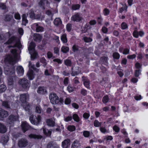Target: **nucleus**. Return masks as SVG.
Returning <instances> with one entry per match:
<instances>
[{"instance_id":"nucleus-1","label":"nucleus","mask_w":148,"mask_h":148,"mask_svg":"<svg viewBox=\"0 0 148 148\" xmlns=\"http://www.w3.org/2000/svg\"><path fill=\"white\" fill-rule=\"evenodd\" d=\"M13 56L7 55L4 60L5 64L4 66V72L7 75H10L15 73L14 67L11 64H14L18 60L19 58V55L16 49H13L11 51Z\"/></svg>"},{"instance_id":"nucleus-2","label":"nucleus","mask_w":148,"mask_h":148,"mask_svg":"<svg viewBox=\"0 0 148 148\" xmlns=\"http://www.w3.org/2000/svg\"><path fill=\"white\" fill-rule=\"evenodd\" d=\"M11 43L13 44V46H8L9 48L10 47H16L19 49L20 51H21L20 48L22 47V45L20 42V40L18 38L15 37L14 36L11 37L9 38L7 42L4 43L5 44H8Z\"/></svg>"},{"instance_id":"nucleus-3","label":"nucleus","mask_w":148,"mask_h":148,"mask_svg":"<svg viewBox=\"0 0 148 148\" xmlns=\"http://www.w3.org/2000/svg\"><path fill=\"white\" fill-rule=\"evenodd\" d=\"M49 98L51 103L53 104H61L64 102V99L62 98L59 99L57 95L54 92H52L50 94Z\"/></svg>"},{"instance_id":"nucleus-4","label":"nucleus","mask_w":148,"mask_h":148,"mask_svg":"<svg viewBox=\"0 0 148 148\" xmlns=\"http://www.w3.org/2000/svg\"><path fill=\"white\" fill-rule=\"evenodd\" d=\"M35 47V43L33 42H31L28 47V50L30 54L31 58H33V59L35 58L37 55V53L34 49Z\"/></svg>"},{"instance_id":"nucleus-5","label":"nucleus","mask_w":148,"mask_h":148,"mask_svg":"<svg viewBox=\"0 0 148 148\" xmlns=\"http://www.w3.org/2000/svg\"><path fill=\"white\" fill-rule=\"evenodd\" d=\"M41 117L39 115H38L36 117L34 115H32L29 117V120L33 124L37 125L40 121Z\"/></svg>"},{"instance_id":"nucleus-6","label":"nucleus","mask_w":148,"mask_h":148,"mask_svg":"<svg viewBox=\"0 0 148 148\" xmlns=\"http://www.w3.org/2000/svg\"><path fill=\"white\" fill-rule=\"evenodd\" d=\"M19 116L18 115L11 114L8 117L7 119V122L10 124L14 123V122L18 120Z\"/></svg>"},{"instance_id":"nucleus-7","label":"nucleus","mask_w":148,"mask_h":148,"mask_svg":"<svg viewBox=\"0 0 148 148\" xmlns=\"http://www.w3.org/2000/svg\"><path fill=\"white\" fill-rule=\"evenodd\" d=\"M19 84L24 89H27L30 86V84L28 81L25 78H23L19 80Z\"/></svg>"},{"instance_id":"nucleus-8","label":"nucleus","mask_w":148,"mask_h":148,"mask_svg":"<svg viewBox=\"0 0 148 148\" xmlns=\"http://www.w3.org/2000/svg\"><path fill=\"white\" fill-rule=\"evenodd\" d=\"M28 144L27 140L25 138H22L19 139L18 141V145L21 148L24 147Z\"/></svg>"},{"instance_id":"nucleus-9","label":"nucleus","mask_w":148,"mask_h":148,"mask_svg":"<svg viewBox=\"0 0 148 148\" xmlns=\"http://www.w3.org/2000/svg\"><path fill=\"white\" fill-rule=\"evenodd\" d=\"M49 3L47 0H41L38 3L39 5L42 9H45V6H49Z\"/></svg>"},{"instance_id":"nucleus-10","label":"nucleus","mask_w":148,"mask_h":148,"mask_svg":"<svg viewBox=\"0 0 148 148\" xmlns=\"http://www.w3.org/2000/svg\"><path fill=\"white\" fill-rule=\"evenodd\" d=\"M8 115L7 111L5 110L0 109V120H2L4 118L7 117Z\"/></svg>"},{"instance_id":"nucleus-11","label":"nucleus","mask_w":148,"mask_h":148,"mask_svg":"<svg viewBox=\"0 0 148 148\" xmlns=\"http://www.w3.org/2000/svg\"><path fill=\"white\" fill-rule=\"evenodd\" d=\"M82 80L85 86L87 88H90V82L89 80L87 78L84 76L82 77Z\"/></svg>"},{"instance_id":"nucleus-12","label":"nucleus","mask_w":148,"mask_h":148,"mask_svg":"<svg viewBox=\"0 0 148 148\" xmlns=\"http://www.w3.org/2000/svg\"><path fill=\"white\" fill-rule=\"evenodd\" d=\"M4 21L6 22H10L12 20H14L13 16L9 14H6L4 15L3 17Z\"/></svg>"},{"instance_id":"nucleus-13","label":"nucleus","mask_w":148,"mask_h":148,"mask_svg":"<svg viewBox=\"0 0 148 148\" xmlns=\"http://www.w3.org/2000/svg\"><path fill=\"white\" fill-rule=\"evenodd\" d=\"M70 145V140L69 139L64 140L62 143V146L63 148H68Z\"/></svg>"},{"instance_id":"nucleus-14","label":"nucleus","mask_w":148,"mask_h":148,"mask_svg":"<svg viewBox=\"0 0 148 148\" xmlns=\"http://www.w3.org/2000/svg\"><path fill=\"white\" fill-rule=\"evenodd\" d=\"M82 18L80 14L77 13L72 16L71 18V20L74 21H81Z\"/></svg>"},{"instance_id":"nucleus-15","label":"nucleus","mask_w":148,"mask_h":148,"mask_svg":"<svg viewBox=\"0 0 148 148\" xmlns=\"http://www.w3.org/2000/svg\"><path fill=\"white\" fill-rule=\"evenodd\" d=\"M29 97L28 94H23L21 95L20 96V100L23 103L25 102Z\"/></svg>"},{"instance_id":"nucleus-16","label":"nucleus","mask_w":148,"mask_h":148,"mask_svg":"<svg viewBox=\"0 0 148 148\" xmlns=\"http://www.w3.org/2000/svg\"><path fill=\"white\" fill-rule=\"evenodd\" d=\"M59 147L58 145L54 142H49L47 145V148H58Z\"/></svg>"},{"instance_id":"nucleus-17","label":"nucleus","mask_w":148,"mask_h":148,"mask_svg":"<svg viewBox=\"0 0 148 148\" xmlns=\"http://www.w3.org/2000/svg\"><path fill=\"white\" fill-rule=\"evenodd\" d=\"M9 140V137L8 135H3L1 138V142L3 144H6Z\"/></svg>"},{"instance_id":"nucleus-18","label":"nucleus","mask_w":148,"mask_h":148,"mask_svg":"<svg viewBox=\"0 0 148 148\" xmlns=\"http://www.w3.org/2000/svg\"><path fill=\"white\" fill-rule=\"evenodd\" d=\"M37 92L40 94L44 95L47 93V91L45 87H39L38 88Z\"/></svg>"},{"instance_id":"nucleus-19","label":"nucleus","mask_w":148,"mask_h":148,"mask_svg":"<svg viewBox=\"0 0 148 148\" xmlns=\"http://www.w3.org/2000/svg\"><path fill=\"white\" fill-rule=\"evenodd\" d=\"M16 71L19 76L22 75L24 72L23 68L22 66H17Z\"/></svg>"},{"instance_id":"nucleus-20","label":"nucleus","mask_w":148,"mask_h":148,"mask_svg":"<svg viewBox=\"0 0 148 148\" xmlns=\"http://www.w3.org/2000/svg\"><path fill=\"white\" fill-rule=\"evenodd\" d=\"M21 127L23 132H25L29 129L30 127L27 123L23 122L21 124Z\"/></svg>"},{"instance_id":"nucleus-21","label":"nucleus","mask_w":148,"mask_h":148,"mask_svg":"<svg viewBox=\"0 0 148 148\" xmlns=\"http://www.w3.org/2000/svg\"><path fill=\"white\" fill-rule=\"evenodd\" d=\"M33 36V38L35 41L38 42L41 41L42 37L40 34H34Z\"/></svg>"},{"instance_id":"nucleus-22","label":"nucleus","mask_w":148,"mask_h":148,"mask_svg":"<svg viewBox=\"0 0 148 148\" xmlns=\"http://www.w3.org/2000/svg\"><path fill=\"white\" fill-rule=\"evenodd\" d=\"M27 75L28 79L30 80H32L34 78V74L33 71L32 70H29L27 73Z\"/></svg>"},{"instance_id":"nucleus-23","label":"nucleus","mask_w":148,"mask_h":148,"mask_svg":"<svg viewBox=\"0 0 148 148\" xmlns=\"http://www.w3.org/2000/svg\"><path fill=\"white\" fill-rule=\"evenodd\" d=\"M7 130L5 126L0 123V133H4L7 131Z\"/></svg>"},{"instance_id":"nucleus-24","label":"nucleus","mask_w":148,"mask_h":148,"mask_svg":"<svg viewBox=\"0 0 148 148\" xmlns=\"http://www.w3.org/2000/svg\"><path fill=\"white\" fill-rule=\"evenodd\" d=\"M46 122L47 125L49 126L53 127L55 125V122L52 119H49L47 120Z\"/></svg>"},{"instance_id":"nucleus-25","label":"nucleus","mask_w":148,"mask_h":148,"mask_svg":"<svg viewBox=\"0 0 148 148\" xmlns=\"http://www.w3.org/2000/svg\"><path fill=\"white\" fill-rule=\"evenodd\" d=\"M80 144L79 141L76 140L74 141L72 146L71 148H79Z\"/></svg>"},{"instance_id":"nucleus-26","label":"nucleus","mask_w":148,"mask_h":148,"mask_svg":"<svg viewBox=\"0 0 148 148\" xmlns=\"http://www.w3.org/2000/svg\"><path fill=\"white\" fill-rule=\"evenodd\" d=\"M10 103L9 101H4L2 102V105L6 108H10Z\"/></svg>"},{"instance_id":"nucleus-27","label":"nucleus","mask_w":148,"mask_h":148,"mask_svg":"<svg viewBox=\"0 0 148 148\" xmlns=\"http://www.w3.org/2000/svg\"><path fill=\"white\" fill-rule=\"evenodd\" d=\"M27 15L25 14H23L22 16V24L25 25L26 24L28 23V21L26 18Z\"/></svg>"},{"instance_id":"nucleus-28","label":"nucleus","mask_w":148,"mask_h":148,"mask_svg":"<svg viewBox=\"0 0 148 148\" xmlns=\"http://www.w3.org/2000/svg\"><path fill=\"white\" fill-rule=\"evenodd\" d=\"M34 26H36V30L37 32H41L43 31L44 28L43 27L38 25L37 23H34Z\"/></svg>"},{"instance_id":"nucleus-29","label":"nucleus","mask_w":148,"mask_h":148,"mask_svg":"<svg viewBox=\"0 0 148 148\" xmlns=\"http://www.w3.org/2000/svg\"><path fill=\"white\" fill-rule=\"evenodd\" d=\"M29 137L30 138H33L34 139H41L42 138V136L39 135H37L35 134H31L28 135Z\"/></svg>"},{"instance_id":"nucleus-30","label":"nucleus","mask_w":148,"mask_h":148,"mask_svg":"<svg viewBox=\"0 0 148 148\" xmlns=\"http://www.w3.org/2000/svg\"><path fill=\"white\" fill-rule=\"evenodd\" d=\"M100 60L103 63L106 64L108 63V58L106 56H103L101 58Z\"/></svg>"},{"instance_id":"nucleus-31","label":"nucleus","mask_w":148,"mask_h":148,"mask_svg":"<svg viewBox=\"0 0 148 148\" xmlns=\"http://www.w3.org/2000/svg\"><path fill=\"white\" fill-rule=\"evenodd\" d=\"M54 23L56 25H58L62 23V21L59 18H56L54 21Z\"/></svg>"},{"instance_id":"nucleus-32","label":"nucleus","mask_w":148,"mask_h":148,"mask_svg":"<svg viewBox=\"0 0 148 148\" xmlns=\"http://www.w3.org/2000/svg\"><path fill=\"white\" fill-rule=\"evenodd\" d=\"M29 14L30 18L33 19L35 18V14L34 11L32 9H31L30 10Z\"/></svg>"},{"instance_id":"nucleus-33","label":"nucleus","mask_w":148,"mask_h":148,"mask_svg":"<svg viewBox=\"0 0 148 148\" xmlns=\"http://www.w3.org/2000/svg\"><path fill=\"white\" fill-rule=\"evenodd\" d=\"M44 134L46 135L50 136L51 134V131L48 130H46L45 128L43 129Z\"/></svg>"},{"instance_id":"nucleus-34","label":"nucleus","mask_w":148,"mask_h":148,"mask_svg":"<svg viewBox=\"0 0 148 148\" xmlns=\"http://www.w3.org/2000/svg\"><path fill=\"white\" fill-rule=\"evenodd\" d=\"M61 39L64 43H66L67 41V39L66 34H63L61 37Z\"/></svg>"},{"instance_id":"nucleus-35","label":"nucleus","mask_w":148,"mask_h":148,"mask_svg":"<svg viewBox=\"0 0 148 148\" xmlns=\"http://www.w3.org/2000/svg\"><path fill=\"white\" fill-rule=\"evenodd\" d=\"M45 18V16L44 15L41 16V14H37L35 16V17L34 19H36L37 20L41 19L42 20Z\"/></svg>"},{"instance_id":"nucleus-36","label":"nucleus","mask_w":148,"mask_h":148,"mask_svg":"<svg viewBox=\"0 0 148 148\" xmlns=\"http://www.w3.org/2000/svg\"><path fill=\"white\" fill-rule=\"evenodd\" d=\"M69 48L68 47L63 46L61 48V51L63 53H66L69 51Z\"/></svg>"},{"instance_id":"nucleus-37","label":"nucleus","mask_w":148,"mask_h":148,"mask_svg":"<svg viewBox=\"0 0 148 148\" xmlns=\"http://www.w3.org/2000/svg\"><path fill=\"white\" fill-rule=\"evenodd\" d=\"M8 84L10 86L14 84V80L12 77H10L8 79Z\"/></svg>"},{"instance_id":"nucleus-38","label":"nucleus","mask_w":148,"mask_h":148,"mask_svg":"<svg viewBox=\"0 0 148 148\" xmlns=\"http://www.w3.org/2000/svg\"><path fill=\"white\" fill-rule=\"evenodd\" d=\"M6 89V86L3 85H0V93H1L5 91Z\"/></svg>"},{"instance_id":"nucleus-39","label":"nucleus","mask_w":148,"mask_h":148,"mask_svg":"<svg viewBox=\"0 0 148 148\" xmlns=\"http://www.w3.org/2000/svg\"><path fill=\"white\" fill-rule=\"evenodd\" d=\"M64 63L65 65L67 66H71L72 64L71 61L69 59H66L64 61Z\"/></svg>"},{"instance_id":"nucleus-40","label":"nucleus","mask_w":148,"mask_h":148,"mask_svg":"<svg viewBox=\"0 0 148 148\" xmlns=\"http://www.w3.org/2000/svg\"><path fill=\"white\" fill-rule=\"evenodd\" d=\"M84 41L86 42H89L92 41V39L90 37H84L83 38Z\"/></svg>"},{"instance_id":"nucleus-41","label":"nucleus","mask_w":148,"mask_h":148,"mask_svg":"<svg viewBox=\"0 0 148 148\" xmlns=\"http://www.w3.org/2000/svg\"><path fill=\"white\" fill-rule=\"evenodd\" d=\"M101 123L99 122L98 120H95L94 122V126L95 127H99L101 125Z\"/></svg>"},{"instance_id":"nucleus-42","label":"nucleus","mask_w":148,"mask_h":148,"mask_svg":"<svg viewBox=\"0 0 148 148\" xmlns=\"http://www.w3.org/2000/svg\"><path fill=\"white\" fill-rule=\"evenodd\" d=\"M73 119L77 122H78L79 121V117L76 114H74L73 116Z\"/></svg>"},{"instance_id":"nucleus-43","label":"nucleus","mask_w":148,"mask_h":148,"mask_svg":"<svg viewBox=\"0 0 148 148\" xmlns=\"http://www.w3.org/2000/svg\"><path fill=\"white\" fill-rule=\"evenodd\" d=\"M113 57L116 59H118L120 58V55L118 53L115 52L113 54Z\"/></svg>"},{"instance_id":"nucleus-44","label":"nucleus","mask_w":148,"mask_h":148,"mask_svg":"<svg viewBox=\"0 0 148 148\" xmlns=\"http://www.w3.org/2000/svg\"><path fill=\"white\" fill-rule=\"evenodd\" d=\"M40 62L42 63L43 64V66L45 67L47 64V63L46 62V60L45 58H42L40 59Z\"/></svg>"},{"instance_id":"nucleus-45","label":"nucleus","mask_w":148,"mask_h":148,"mask_svg":"<svg viewBox=\"0 0 148 148\" xmlns=\"http://www.w3.org/2000/svg\"><path fill=\"white\" fill-rule=\"evenodd\" d=\"M35 111L36 113H40L42 111V109L40 106H37L36 108Z\"/></svg>"},{"instance_id":"nucleus-46","label":"nucleus","mask_w":148,"mask_h":148,"mask_svg":"<svg viewBox=\"0 0 148 148\" xmlns=\"http://www.w3.org/2000/svg\"><path fill=\"white\" fill-rule=\"evenodd\" d=\"M108 96L106 95L103 97L102 99V101L104 103H107L108 101Z\"/></svg>"},{"instance_id":"nucleus-47","label":"nucleus","mask_w":148,"mask_h":148,"mask_svg":"<svg viewBox=\"0 0 148 148\" xmlns=\"http://www.w3.org/2000/svg\"><path fill=\"white\" fill-rule=\"evenodd\" d=\"M140 70L139 69L136 70L134 73V75L136 77H138L139 76V75L140 74Z\"/></svg>"},{"instance_id":"nucleus-48","label":"nucleus","mask_w":148,"mask_h":148,"mask_svg":"<svg viewBox=\"0 0 148 148\" xmlns=\"http://www.w3.org/2000/svg\"><path fill=\"white\" fill-rule=\"evenodd\" d=\"M80 7V5L78 4H77L75 5H73L72 6V9L74 10H76L79 9Z\"/></svg>"},{"instance_id":"nucleus-49","label":"nucleus","mask_w":148,"mask_h":148,"mask_svg":"<svg viewBox=\"0 0 148 148\" xmlns=\"http://www.w3.org/2000/svg\"><path fill=\"white\" fill-rule=\"evenodd\" d=\"M66 30L68 32H70L72 28V25L71 24L68 23L66 25Z\"/></svg>"},{"instance_id":"nucleus-50","label":"nucleus","mask_w":148,"mask_h":148,"mask_svg":"<svg viewBox=\"0 0 148 148\" xmlns=\"http://www.w3.org/2000/svg\"><path fill=\"white\" fill-rule=\"evenodd\" d=\"M68 129L70 131H73L75 130V127L74 126H69L68 127Z\"/></svg>"},{"instance_id":"nucleus-51","label":"nucleus","mask_w":148,"mask_h":148,"mask_svg":"<svg viewBox=\"0 0 148 148\" xmlns=\"http://www.w3.org/2000/svg\"><path fill=\"white\" fill-rule=\"evenodd\" d=\"M14 17L15 19L17 20L21 19V17L20 14L18 13H16L14 14Z\"/></svg>"},{"instance_id":"nucleus-52","label":"nucleus","mask_w":148,"mask_h":148,"mask_svg":"<svg viewBox=\"0 0 148 148\" xmlns=\"http://www.w3.org/2000/svg\"><path fill=\"white\" fill-rule=\"evenodd\" d=\"M83 134L85 137H87L90 135V132L88 131H85L83 132Z\"/></svg>"},{"instance_id":"nucleus-53","label":"nucleus","mask_w":148,"mask_h":148,"mask_svg":"<svg viewBox=\"0 0 148 148\" xmlns=\"http://www.w3.org/2000/svg\"><path fill=\"white\" fill-rule=\"evenodd\" d=\"M121 26L122 29H126L127 27V24L124 22H123L122 23Z\"/></svg>"},{"instance_id":"nucleus-54","label":"nucleus","mask_w":148,"mask_h":148,"mask_svg":"<svg viewBox=\"0 0 148 148\" xmlns=\"http://www.w3.org/2000/svg\"><path fill=\"white\" fill-rule=\"evenodd\" d=\"M110 12V11L109 10L106 8H105L103 10V13L104 15H108Z\"/></svg>"},{"instance_id":"nucleus-55","label":"nucleus","mask_w":148,"mask_h":148,"mask_svg":"<svg viewBox=\"0 0 148 148\" xmlns=\"http://www.w3.org/2000/svg\"><path fill=\"white\" fill-rule=\"evenodd\" d=\"M81 93L82 95L85 96L87 95V91L84 89H82L81 91Z\"/></svg>"},{"instance_id":"nucleus-56","label":"nucleus","mask_w":148,"mask_h":148,"mask_svg":"<svg viewBox=\"0 0 148 148\" xmlns=\"http://www.w3.org/2000/svg\"><path fill=\"white\" fill-rule=\"evenodd\" d=\"M73 50L74 52H75L78 50V47L76 45H74L73 47Z\"/></svg>"},{"instance_id":"nucleus-57","label":"nucleus","mask_w":148,"mask_h":148,"mask_svg":"<svg viewBox=\"0 0 148 148\" xmlns=\"http://www.w3.org/2000/svg\"><path fill=\"white\" fill-rule=\"evenodd\" d=\"M67 90L69 92H71L73 90V88L70 85L68 86L67 88Z\"/></svg>"},{"instance_id":"nucleus-58","label":"nucleus","mask_w":148,"mask_h":148,"mask_svg":"<svg viewBox=\"0 0 148 148\" xmlns=\"http://www.w3.org/2000/svg\"><path fill=\"white\" fill-rule=\"evenodd\" d=\"M18 31L19 34L22 35L23 34V29L21 28H19L18 29Z\"/></svg>"},{"instance_id":"nucleus-59","label":"nucleus","mask_w":148,"mask_h":148,"mask_svg":"<svg viewBox=\"0 0 148 148\" xmlns=\"http://www.w3.org/2000/svg\"><path fill=\"white\" fill-rule=\"evenodd\" d=\"M71 100L69 98H67L64 101L65 103L66 104H69L71 103Z\"/></svg>"},{"instance_id":"nucleus-60","label":"nucleus","mask_w":148,"mask_h":148,"mask_svg":"<svg viewBox=\"0 0 148 148\" xmlns=\"http://www.w3.org/2000/svg\"><path fill=\"white\" fill-rule=\"evenodd\" d=\"M113 130L116 132H118L119 131V128L116 125L114 126L113 127Z\"/></svg>"},{"instance_id":"nucleus-61","label":"nucleus","mask_w":148,"mask_h":148,"mask_svg":"<svg viewBox=\"0 0 148 148\" xmlns=\"http://www.w3.org/2000/svg\"><path fill=\"white\" fill-rule=\"evenodd\" d=\"M133 35L135 37L137 38L138 37V33L136 30H135L133 32Z\"/></svg>"},{"instance_id":"nucleus-62","label":"nucleus","mask_w":148,"mask_h":148,"mask_svg":"<svg viewBox=\"0 0 148 148\" xmlns=\"http://www.w3.org/2000/svg\"><path fill=\"white\" fill-rule=\"evenodd\" d=\"M89 116V114L87 113H84L83 115V117L85 119H88Z\"/></svg>"},{"instance_id":"nucleus-63","label":"nucleus","mask_w":148,"mask_h":148,"mask_svg":"<svg viewBox=\"0 0 148 148\" xmlns=\"http://www.w3.org/2000/svg\"><path fill=\"white\" fill-rule=\"evenodd\" d=\"M54 52L55 53L57 54H59V49L57 47H55L54 48Z\"/></svg>"},{"instance_id":"nucleus-64","label":"nucleus","mask_w":148,"mask_h":148,"mask_svg":"<svg viewBox=\"0 0 148 148\" xmlns=\"http://www.w3.org/2000/svg\"><path fill=\"white\" fill-rule=\"evenodd\" d=\"M129 50L128 49H125L123 52V53L124 54H127L129 53Z\"/></svg>"}]
</instances>
